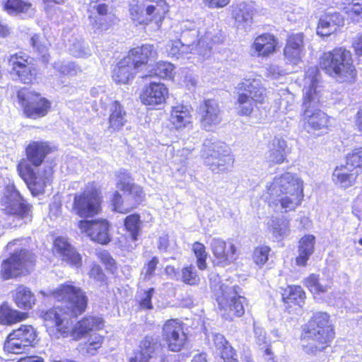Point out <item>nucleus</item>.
<instances>
[{"label": "nucleus", "mask_w": 362, "mask_h": 362, "mask_svg": "<svg viewBox=\"0 0 362 362\" xmlns=\"http://www.w3.org/2000/svg\"><path fill=\"white\" fill-rule=\"evenodd\" d=\"M158 262V258L154 256L151 257V259L146 263V276H147L148 277H151L155 274V271L156 269Z\"/></svg>", "instance_id": "nucleus-57"}, {"label": "nucleus", "mask_w": 362, "mask_h": 362, "mask_svg": "<svg viewBox=\"0 0 362 362\" xmlns=\"http://www.w3.org/2000/svg\"><path fill=\"white\" fill-rule=\"evenodd\" d=\"M271 160L274 164H281L286 160L285 148L284 145L279 144L276 148L271 150Z\"/></svg>", "instance_id": "nucleus-55"}, {"label": "nucleus", "mask_w": 362, "mask_h": 362, "mask_svg": "<svg viewBox=\"0 0 362 362\" xmlns=\"http://www.w3.org/2000/svg\"><path fill=\"white\" fill-rule=\"evenodd\" d=\"M315 237L312 234L302 236L298 245V255L296 257V264L299 267H305L310 256L314 253Z\"/></svg>", "instance_id": "nucleus-33"}, {"label": "nucleus", "mask_w": 362, "mask_h": 362, "mask_svg": "<svg viewBox=\"0 0 362 362\" xmlns=\"http://www.w3.org/2000/svg\"><path fill=\"white\" fill-rule=\"evenodd\" d=\"M255 79L245 78L235 88V104L239 116L250 117L255 107L264 104L267 100V88L262 84L255 85Z\"/></svg>", "instance_id": "nucleus-10"}, {"label": "nucleus", "mask_w": 362, "mask_h": 362, "mask_svg": "<svg viewBox=\"0 0 362 362\" xmlns=\"http://www.w3.org/2000/svg\"><path fill=\"white\" fill-rule=\"evenodd\" d=\"M203 152L206 162L213 172H225L233 165L234 157L229 147L224 142L204 144Z\"/></svg>", "instance_id": "nucleus-16"}, {"label": "nucleus", "mask_w": 362, "mask_h": 362, "mask_svg": "<svg viewBox=\"0 0 362 362\" xmlns=\"http://www.w3.org/2000/svg\"><path fill=\"white\" fill-rule=\"evenodd\" d=\"M360 174L345 162L344 164L337 165L332 174L333 182L341 188L347 189L356 184Z\"/></svg>", "instance_id": "nucleus-30"}, {"label": "nucleus", "mask_w": 362, "mask_h": 362, "mask_svg": "<svg viewBox=\"0 0 362 362\" xmlns=\"http://www.w3.org/2000/svg\"><path fill=\"white\" fill-rule=\"evenodd\" d=\"M192 251L196 257V264L198 269L205 270L207 268L206 259L208 257L205 245L201 242L196 241L192 245Z\"/></svg>", "instance_id": "nucleus-46"}, {"label": "nucleus", "mask_w": 362, "mask_h": 362, "mask_svg": "<svg viewBox=\"0 0 362 362\" xmlns=\"http://www.w3.org/2000/svg\"><path fill=\"white\" fill-rule=\"evenodd\" d=\"M16 101L24 117L38 119L46 117L52 110L50 100L41 93L27 87H21L16 92Z\"/></svg>", "instance_id": "nucleus-11"}, {"label": "nucleus", "mask_w": 362, "mask_h": 362, "mask_svg": "<svg viewBox=\"0 0 362 362\" xmlns=\"http://www.w3.org/2000/svg\"><path fill=\"white\" fill-rule=\"evenodd\" d=\"M303 285L315 299H320L328 292L329 285L322 284L319 274H310L303 279Z\"/></svg>", "instance_id": "nucleus-38"}, {"label": "nucleus", "mask_w": 362, "mask_h": 362, "mask_svg": "<svg viewBox=\"0 0 362 362\" xmlns=\"http://www.w3.org/2000/svg\"><path fill=\"white\" fill-rule=\"evenodd\" d=\"M355 53L358 57H362V34L359 35L354 45Z\"/></svg>", "instance_id": "nucleus-63"}, {"label": "nucleus", "mask_w": 362, "mask_h": 362, "mask_svg": "<svg viewBox=\"0 0 362 362\" xmlns=\"http://www.w3.org/2000/svg\"><path fill=\"white\" fill-rule=\"evenodd\" d=\"M33 59L25 52L18 51L7 58L9 74L13 79L25 85L37 83L38 70L33 64Z\"/></svg>", "instance_id": "nucleus-13"}, {"label": "nucleus", "mask_w": 362, "mask_h": 362, "mask_svg": "<svg viewBox=\"0 0 362 362\" xmlns=\"http://www.w3.org/2000/svg\"><path fill=\"white\" fill-rule=\"evenodd\" d=\"M50 298L60 303L40 312L46 332L56 338L71 337L78 341L88 337L83 344V351L95 356L102 348L105 337L97 332L104 328V320L99 316L86 315L73 326V320L83 314L88 306L84 290L72 281H66L49 291Z\"/></svg>", "instance_id": "nucleus-1"}, {"label": "nucleus", "mask_w": 362, "mask_h": 362, "mask_svg": "<svg viewBox=\"0 0 362 362\" xmlns=\"http://www.w3.org/2000/svg\"><path fill=\"white\" fill-rule=\"evenodd\" d=\"M141 223V216L137 213L129 214L124 219V230L129 233L133 241L138 240Z\"/></svg>", "instance_id": "nucleus-43"}, {"label": "nucleus", "mask_w": 362, "mask_h": 362, "mask_svg": "<svg viewBox=\"0 0 362 362\" xmlns=\"http://www.w3.org/2000/svg\"><path fill=\"white\" fill-rule=\"evenodd\" d=\"M322 86L313 78L302 97L300 122L304 130L315 136H323L332 129L333 118L320 107L322 105Z\"/></svg>", "instance_id": "nucleus-2"}, {"label": "nucleus", "mask_w": 362, "mask_h": 362, "mask_svg": "<svg viewBox=\"0 0 362 362\" xmlns=\"http://www.w3.org/2000/svg\"><path fill=\"white\" fill-rule=\"evenodd\" d=\"M346 13L353 20L356 21H362V1L349 3L345 7Z\"/></svg>", "instance_id": "nucleus-54"}, {"label": "nucleus", "mask_w": 362, "mask_h": 362, "mask_svg": "<svg viewBox=\"0 0 362 362\" xmlns=\"http://www.w3.org/2000/svg\"><path fill=\"white\" fill-rule=\"evenodd\" d=\"M78 227L81 231L93 242L106 245L112 240L111 224L106 218H99L92 220H80Z\"/></svg>", "instance_id": "nucleus-19"}, {"label": "nucleus", "mask_w": 362, "mask_h": 362, "mask_svg": "<svg viewBox=\"0 0 362 362\" xmlns=\"http://www.w3.org/2000/svg\"><path fill=\"white\" fill-rule=\"evenodd\" d=\"M304 198L303 182L296 175L288 172L275 176L266 187L264 199L270 208L280 205L284 212L295 211Z\"/></svg>", "instance_id": "nucleus-3"}, {"label": "nucleus", "mask_w": 362, "mask_h": 362, "mask_svg": "<svg viewBox=\"0 0 362 362\" xmlns=\"http://www.w3.org/2000/svg\"><path fill=\"white\" fill-rule=\"evenodd\" d=\"M72 247L66 238L58 236L53 240L52 252L53 255L59 256L61 259Z\"/></svg>", "instance_id": "nucleus-50"}, {"label": "nucleus", "mask_w": 362, "mask_h": 362, "mask_svg": "<svg viewBox=\"0 0 362 362\" xmlns=\"http://www.w3.org/2000/svg\"><path fill=\"white\" fill-rule=\"evenodd\" d=\"M214 343L223 362H239L235 350L223 335L216 334Z\"/></svg>", "instance_id": "nucleus-37"}, {"label": "nucleus", "mask_w": 362, "mask_h": 362, "mask_svg": "<svg viewBox=\"0 0 362 362\" xmlns=\"http://www.w3.org/2000/svg\"><path fill=\"white\" fill-rule=\"evenodd\" d=\"M231 16L238 24L251 22L252 11L245 2L233 5L230 8Z\"/></svg>", "instance_id": "nucleus-41"}, {"label": "nucleus", "mask_w": 362, "mask_h": 362, "mask_svg": "<svg viewBox=\"0 0 362 362\" xmlns=\"http://www.w3.org/2000/svg\"><path fill=\"white\" fill-rule=\"evenodd\" d=\"M16 362H45V359L37 355H30L20 358Z\"/></svg>", "instance_id": "nucleus-61"}, {"label": "nucleus", "mask_w": 362, "mask_h": 362, "mask_svg": "<svg viewBox=\"0 0 362 362\" xmlns=\"http://www.w3.org/2000/svg\"><path fill=\"white\" fill-rule=\"evenodd\" d=\"M115 176V187L121 192L127 194L131 204L126 207L124 205V198L120 192L115 191L110 198L112 211L119 214H126L136 209L145 200L146 193L142 186L136 184L131 173L127 169L117 171Z\"/></svg>", "instance_id": "nucleus-7"}, {"label": "nucleus", "mask_w": 362, "mask_h": 362, "mask_svg": "<svg viewBox=\"0 0 362 362\" xmlns=\"http://www.w3.org/2000/svg\"><path fill=\"white\" fill-rule=\"evenodd\" d=\"M40 338L37 329L31 325H21L6 337L3 346L7 354H20L29 347H35Z\"/></svg>", "instance_id": "nucleus-14"}, {"label": "nucleus", "mask_w": 362, "mask_h": 362, "mask_svg": "<svg viewBox=\"0 0 362 362\" xmlns=\"http://www.w3.org/2000/svg\"><path fill=\"white\" fill-rule=\"evenodd\" d=\"M342 24L343 18L339 13H325L319 20L317 34L321 37L329 36L334 33Z\"/></svg>", "instance_id": "nucleus-32"}, {"label": "nucleus", "mask_w": 362, "mask_h": 362, "mask_svg": "<svg viewBox=\"0 0 362 362\" xmlns=\"http://www.w3.org/2000/svg\"><path fill=\"white\" fill-rule=\"evenodd\" d=\"M272 248L267 245H259L254 247L251 253L252 262L258 269H262L269 259Z\"/></svg>", "instance_id": "nucleus-42"}, {"label": "nucleus", "mask_w": 362, "mask_h": 362, "mask_svg": "<svg viewBox=\"0 0 362 362\" xmlns=\"http://www.w3.org/2000/svg\"><path fill=\"white\" fill-rule=\"evenodd\" d=\"M88 276L90 279L103 284L107 285V277L106 276L103 268L97 263L91 265Z\"/></svg>", "instance_id": "nucleus-53"}, {"label": "nucleus", "mask_w": 362, "mask_h": 362, "mask_svg": "<svg viewBox=\"0 0 362 362\" xmlns=\"http://www.w3.org/2000/svg\"><path fill=\"white\" fill-rule=\"evenodd\" d=\"M170 8L168 0H133L129 5V13L136 25L153 24L157 29H160L170 16Z\"/></svg>", "instance_id": "nucleus-8"}, {"label": "nucleus", "mask_w": 362, "mask_h": 362, "mask_svg": "<svg viewBox=\"0 0 362 362\" xmlns=\"http://www.w3.org/2000/svg\"><path fill=\"white\" fill-rule=\"evenodd\" d=\"M192 362H208L206 359V354L199 353L196 354L193 357Z\"/></svg>", "instance_id": "nucleus-64"}, {"label": "nucleus", "mask_w": 362, "mask_h": 362, "mask_svg": "<svg viewBox=\"0 0 362 362\" xmlns=\"http://www.w3.org/2000/svg\"><path fill=\"white\" fill-rule=\"evenodd\" d=\"M160 344L153 335L147 334L139 341L129 362H152L158 356Z\"/></svg>", "instance_id": "nucleus-23"}, {"label": "nucleus", "mask_w": 362, "mask_h": 362, "mask_svg": "<svg viewBox=\"0 0 362 362\" xmlns=\"http://www.w3.org/2000/svg\"><path fill=\"white\" fill-rule=\"evenodd\" d=\"M138 70L133 68L131 61L124 57L115 66L112 78L117 84H127L134 78Z\"/></svg>", "instance_id": "nucleus-31"}, {"label": "nucleus", "mask_w": 362, "mask_h": 362, "mask_svg": "<svg viewBox=\"0 0 362 362\" xmlns=\"http://www.w3.org/2000/svg\"><path fill=\"white\" fill-rule=\"evenodd\" d=\"M170 246V240L168 235L160 237L158 242V248L162 251H167Z\"/></svg>", "instance_id": "nucleus-59"}, {"label": "nucleus", "mask_w": 362, "mask_h": 362, "mask_svg": "<svg viewBox=\"0 0 362 362\" xmlns=\"http://www.w3.org/2000/svg\"><path fill=\"white\" fill-rule=\"evenodd\" d=\"M57 151V147L49 141H34L30 142L25 148L28 160L35 167L40 166L45 158Z\"/></svg>", "instance_id": "nucleus-26"}, {"label": "nucleus", "mask_w": 362, "mask_h": 362, "mask_svg": "<svg viewBox=\"0 0 362 362\" xmlns=\"http://www.w3.org/2000/svg\"><path fill=\"white\" fill-rule=\"evenodd\" d=\"M36 264L33 252L21 248L11 252L0 266V277L3 281L20 278L28 275Z\"/></svg>", "instance_id": "nucleus-12"}, {"label": "nucleus", "mask_w": 362, "mask_h": 362, "mask_svg": "<svg viewBox=\"0 0 362 362\" xmlns=\"http://www.w3.org/2000/svg\"><path fill=\"white\" fill-rule=\"evenodd\" d=\"M318 67L340 83L351 84L357 78L352 54L342 47L324 52L319 58Z\"/></svg>", "instance_id": "nucleus-5"}, {"label": "nucleus", "mask_w": 362, "mask_h": 362, "mask_svg": "<svg viewBox=\"0 0 362 362\" xmlns=\"http://www.w3.org/2000/svg\"><path fill=\"white\" fill-rule=\"evenodd\" d=\"M127 122V112L123 105L119 101L114 100L108 117V129L112 132H119Z\"/></svg>", "instance_id": "nucleus-34"}, {"label": "nucleus", "mask_w": 362, "mask_h": 362, "mask_svg": "<svg viewBox=\"0 0 362 362\" xmlns=\"http://www.w3.org/2000/svg\"><path fill=\"white\" fill-rule=\"evenodd\" d=\"M345 162L356 170L359 174L362 173V146L354 147L344 157Z\"/></svg>", "instance_id": "nucleus-45"}, {"label": "nucleus", "mask_w": 362, "mask_h": 362, "mask_svg": "<svg viewBox=\"0 0 362 362\" xmlns=\"http://www.w3.org/2000/svg\"><path fill=\"white\" fill-rule=\"evenodd\" d=\"M231 0H202L204 4L209 8H222L228 6Z\"/></svg>", "instance_id": "nucleus-56"}, {"label": "nucleus", "mask_w": 362, "mask_h": 362, "mask_svg": "<svg viewBox=\"0 0 362 362\" xmlns=\"http://www.w3.org/2000/svg\"><path fill=\"white\" fill-rule=\"evenodd\" d=\"M28 317L27 313L21 312L13 308L8 303L0 305V323L4 325H13L21 322Z\"/></svg>", "instance_id": "nucleus-35"}, {"label": "nucleus", "mask_w": 362, "mask_h": 362, "mask_svg": "<svg viewBox=\"0 0 362 362\" xmlns=\"http://www.w3.org/2000/svg\"><path fill=\"white\" fill-rule=\"evenodd\" d=\"M10 34V28L0 21V38L7 37Z\"/></svg>", "instance_id": "nucleus-62"}, {"label": "nucleus", "mask_w": 362, "mask_h": 362, "mask_svg": "<svg viewBox=\"0 0 362 362\" xmlns=\"http://www.w3.org/2000/svg\"><path fill=\"white\" fill-rule=\"evenodd\" d=\"M161 336L170 351L179 352L188 343V336L185 332L184 323L177 318H170L163 322Z\"/></svg>", "instance_id": "nucleus-17"}, {"label": "nucleus", "mask_w": 362, "mask_h": 362, "mask_svg": "<svg viewBox=\"0 0 362 362\" xmlns=\"http://www.w3.org/2000/svg\"><path fill=\"white\" fill-rule=\"evenodd\" d=\"M211 252L216 261V265L228 266L238 259V248L231 241H226L220 238H215L211 244Z\"/></svg>", "instance_id": "nucleus-21"}, {"label": "nucleus", "mask_w": 362, "mask_h": 362, "mask_svg": "<svg viewBox=\"0 0 362 362\" xmlns=\"http://www.w3.org/2000/svg\"><path fill=\"white\" fill-rule=\"evenodd\" d=\"M88 18L92 21L91 25L95 33H104L112 28L117 18L111 14L108 4L91 1L88 7Z\"/></svg>", "instance_id": "nucleus-20"}, {"label": "nucleus", "mask_w": 362, "mask_h": 362, "mask_svg": "<svg viewBox=\"0 0 362 362\" xmlns=\"http://www.w3.org/2000/svg\"><path fill=\"white\" fill-rule=\"evenodd\" d=\"M181 281L191 286H197L200 282V277L195 267L192 264L185 266L181 269Z\"/></svg>", "instance_id": "nucleus-47"}, {"label": "nucleus", "mask_w": 362, "mask_h": 362, "mask_svg": "<svg viewBox=\"0 0 362 362\" xmlns=\"http://www.w3.org/2000/svg\"><path fill=\"white\" fill-rule=\"evenodd\" d=\"M336 332L331 316L327 312H315L301 327L300 339L308 354L316 355L331 347Z\"/></svg>", "instance_id": "nucleus-4"}, {"label": "nucleus", "mask_w": 362, "mask_h": 362, "mask_svg": "<svg viewBox=\"0 0 362 362\" xmlns=\"http://www.w3.org/2000/svg\"><path fill=\"white\" fill-rule=\"evenodd\" d=\"M13 300L22 310H30L35 304V296L31 291L23 285L18 286L14 290Z\"/></svg>", "instance_id": "nucleus-36"}, {"label": "nucleus", "mask_w": 362, "mask_h": 362, "mask_svg": "<svg viewBox=\"0 0 362 362\" xmlns=\"http://www.w3.org/2000/svg\"><path fill=\"white\" fill-rule=\"evenodd\" d=\"M354 126L355 129L362 137V103L358 107V110L354 116Z\"/></svg>", "instance_id": "nucleus-58"}, {"label": "nucleus", "mask_w": 362, "mask_h": 362, "mask_svg": "<svg viewBox=\"0 0 362 362\" xmlns=\"http://www.w3.org/2000/svg\"><path fill=\"white\" fill-rule=\"evenodd\" d=\"M168 121L171 126V129L177 132L190 129L193 125L191 110L183 104L171 107Z\"/></svg>", "instance_id": "nucleus-27"}, {"label": "nucleus", "mask_w": 362, "mask_h": 362, "mask_svg": "<svg viewBox=\"0 0 362 362\" xmlns=\"http://www.w3.org/2000/svg\"><path fill=\"white\" fill-rule=\"evenodd\" d=\"M30 44L35 52L42 54L41 60L45 64H47L49 61L50 55L48 53V47L42 42L40 35H33L30 39Z\"/></svg>", "instance_id": "nucleus-48"}, {"label": "nucleus", "mask_w": 362, "mask_h": 362, "mask_svg": "<svg viewBox=\"0 0 362 362\" xmlns=\"http://www.w3.org/2000/svg\"><path fill=\"white\" fill-rule=\"evenodd\" d=\"M13 192L14 193L15 197L17 198L18 204L16 207L11 204L6 206V214L18 216L21 218L31 216L30 212L32 206L25 201L18 191L14 189Z\"/></svg>", "instance_id": "nucleus-40"}, {"label": "nucleus", "mask_w": 362, "mask_h": 362, "mask_svg": "<svg viewBox=\"0 0 362 362\" xmlns=\"http://www.w3.org/2000/svg\"><path fill=\"white\" fill-rule=\"evenodd\" d=\"M60 259L71 267L76 269L81 268L83 264L82 256L74 246Z\"/></svg>", "instance_id": "nucleus-51"}, {"label": "nucleus", "mask_w": 362, "mask_h": 362, "mask_svg": "<svg viewBox=\"0 0 362 362\" xmlns=\"http://www.w3.org/2000/svg\"><path fill=\"white\" fill-rule=\"evenodd\" d=\"M103 195L100 186L95 181L88 182L82 192L74 195L72 211L83 218L102 214Z\"/></svg>", "instance_id": "nucleus-9"}, {"label": "nucleus", "mask_w": 362, "mask_h": 362, "mask_svg": "<svg viewBox=\"0 0 362 362\" xmlns=\"http://www.w3.org/2000/svg\"><path fill=\"white\" fill-rule=\"evenodd\" d=\"M99 261L105 265L107 271L115 274L117 270V263L111 254L106 250H100L96 252Z\"/></svg>", "instance_id": "nucleus-49"}, {"label": "nucleus", "mask_w": 362, "mask_h": 362, "mask_svg": "<svg viewBox=\"0 0 362 362\" xmlns=\"http://www.w3.org/2000/svg\"><path fill=\"white\" fill-rule=\"evenodd\" d=\"M175 66L168 62L159 61L156 62L150 69L148 76L161 79L172 78L174 76ZM147 76L142 78H146Z\"/></svg>", "instance_id": "nucleus-39"}, {"label": "nucleus", "mask_w": 362, "mask_h": 362, "mask_svg": "<svg viewBox=\"0 0 362 362\" xmlns=\"http://www.w3.org/2000/svg\"><path fill=\"white\" fill-rule=\"evenodd\" d=\"M154 288H149L144 291V296L137 301L138 308L141 310H150L153 308L152 298L155 294Z\"/></svg>", "instance_id": "nucleus-52"}, {"label": "nucleus", "mask_w": 362, "mask_h": 362, "mask_svg": "<svg viewBox=\"0 0 362 362\" xmlns=\"http://www.w3.org/2000/svg\"><path fill=\"white\" fill-rule=\"evenodd\" d=\"M158 56V51L153 45L143 44L129 49L125 57L131 61L133 68L139 71L150 62L156 59Z\"/></svg>", "instance_id": "nucleus-24"}, {"label": "nucleus", "mask_w": 362, "mask_h": 362, "mask_svg": "<svg viewBox=\"0 0 362 362\" xmlns=\"http://www.w3.org/2000/svg\"><path fill=\"white\" fill-rule=\"evenodd\" d=\"M279 289L281 302L286 312L291 313L304 306L307 295L300 285L288 284Z\"/></svg>", "instance_id": "nucleus-22"}, {"label": "nucleus", "mask_w": 362, "mask_h": 362, "mask_svg": "<svg viewBox=\"0 0 362 362\" xmlns=\"http://www.w3.org/2000/svg\"><path fill=\"white\" fill-rule=\"evenodd\" d=\"M221 110L218 103L214 99H206L199 105L200 124L206 131L211 129L221 122Z\"/></svg>", "instance_id": "nucleus-25"}, {"label": "nucleus", "mask_w": 362, "mask_h": 362, "mask_svg": "<svg viewBox=\"0 0 362 362\" xmlns=\"http://www.w3.org/2000/svg\"><path fill=\"white\" fill-rule=\"evenodd\" d=\"M278 44V40L273 34L264 33L255 38L252 48L258 57L268 58L276 52Z\"/></svg>", "instance_id": "nucleus-29"}, {"label": "nucleus", "mask_w": 362, "mask_h": 362, "mask_svg": "<svg viewBox=\"0 0 362 362\" xmlns=\"http://www.w3.org/2000/svg\"><path fill=\"white\" fill-rule=\"evenodd\" d=\"M182 47V45L180 42L175 41L173 42L170 45V48L169 49L170 54L173 56L178 58L181 54L182 52H180V48Z\"/></svg>", "instance_id": "nucleus-60"}, {"label": "nucleus", "mask_w": 362, "mask_h": 362, "mask_svg": "<svg viewBox=\"0 0 362 362\" xmlns=\"http://www.w3.org/2000/svg\"><path fill=\"white\" fill-rule=\"evenodd\" d=\"M2 8L8 15H18L27 13L32 8V4L23 0H5Z\"/></svg>", "instance_id": "nucleus-44"}, {"label": "nucleus", "mask_w": 362, "mask_h": 362, "mask_svg": "<svg viewBox=\"0 0 362 362\" xmlns=\"http://www.w3.org/2000/svg\"><path fill=\"white\" fill-rule=\"evenodd\" d=\"M170 97L168 86L159 81H151L141 88L139 98L141 103L149 110H160Z\"/></svg>", "instance_id": "nucleus-18"}, {"label": "nucleus", "mask_w": 362, "mask_h": 362, "mask_svg": "<svg viewBox=\"0 0 362 362\" xmlns=\"http://www.w3.org/2000/svg\"><path fill=\"white\" fill-rule=\"evenodd\" d=\"M55 164L44 167L42 174L37 175L34 169L25 161H21L17 165L19 176L25 182L33 196L44 193L48 184L52 183Z\"/></svg>", "instance_id": "nucleus-15"}, {"label": "nucleus", "mask_w": 362, "mask_h": 362, "mask_svg": "<svg viewBox=\"0 0 362 362\" xmlns=\"http://www.w3.org/2000/svg\"><path fill=\"white\" fill-rule=\"evenodd\" d=\"M304 47L303 33H291L286 40L284 55L290 63L296 64L302 59L305 51Z\"/></svg>", "instance_id": "nucleus-28"}, {"label": "nucleus", "mask_w": 362, "mask_h": 362, "mask_svg": "<svg viewBox=\"0 0 362 362\" xmlns=\"http://www.w3.org/2000/svg\"><path fill=\"white\" fill-rule=\"evenodd\" d=\"M211 288L223 319L232 322L244 316L249 300L242 295V289L238 285L230 286L215 284L211 285Z\"/></svg>", "instance_id": "nucleus-6"}]
</instances>
